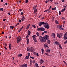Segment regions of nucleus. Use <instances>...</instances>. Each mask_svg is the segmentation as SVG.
Here are the masks:
<instances>
[{"mask_svg": "<svg viewBox=\"0 0 67 67\" xmlns=\"http://www.w3.org/2000/svg\"><path fill=\"white\" fill-rule=\"evenodd\" d=\"M22 56V54L20 53L19 54L18 56V57H21Z\"/></svg>", "mask_w": 67, "mask_h": 67, "instance_id": "nucleus-28", "label": "nucleus"}, {"mask_svg": "<svg viewBox=\"0 0 67 67\" xmlns=\"http://www.w3.org/2000/svg\"><path fill=\"white\" fill-rule=\"evenodd\" d=\"M43 33H47V31H44Z\"/></svg>", "mask_w": 67, "mask_h": 67, "instance_id": "nucleus-59", "label": "nucleus"}, {"mask_svg": "<svg viewBox=\"0 0 67 67\" xmlns=\"http://www.w3.org/2000/svg\"><path fill=\"white\" fill-rule=\"evenodd\" d=\"M33 39L35 42H37V40H36V38H33Z\"/></svg>", "mask_w": 67, "mask_h": 67, "instance_id": "nucleus-26", "label": "nucleus"}, {"mask_svg": "<svg viewBox=\"0 0 67 67\" xmlns=\"http://www.w3.org/2000/svg\"><path fill=\"white\" fill-rule=\"evenodd\" d=\"M49 11V10L48 9L47 10H45L44 12H47V11Z\"/></svg>", "mask_w": 67, "mask_h": 67, "instance_id": "nucleus-36", "label": "nucleus"}, {"mask_svg": "<svg viewBox=\"0 0 67 67\" xmlns=\"http://www.w3.org/2000/svg\"><path fill=\"white\" fill-rule=\"evenodd\" d=\"M58 45H59L60 48H61V49H63V48H62V46H61V45L60 44Z\"/></svg>", "mask_w": 67, "mask_h": 67, "instance_id": "nucleus-23", "label": "nucleus"}, {"mask_svg": "<svg viewBox=\"0 0 67 67\" xmlns=\"http://www.w3.org/2000/svg\"><path fill=\"white\" fill-rule=\"evenodd\" d=\"M51 8H52V6H50L49 8V9H49V10H51Z\"/></svg>", "mask_w": 67, "mask_h": 67, "instance_id": "nucleus-37", "label": "nucleus"}, {"mask_svg": "<svg viewBox=\"0 0 67 67\" xmlns=\"http://www.w3.org/2000/svg\"><path fill=\"white\" fill-rule=\"evenodd\" d=\"M29 51L30 52H34L35 51V49L33 47H31L29 48Z\"/></svg>", "mask_w": 67, "mask_h": 67, "instance_id": "nucleus-7", "label": "nucleus"}, {"mask_svg": "<svg viewBox=\"0 0 67 67\" xmlns=\"http://www.w3.org/2000/svg\"><path fill=\"white\" fill-rule=\"evenodd\" d=\"M49 36H48L47 35H46L44 37H43V38L44 39V40H48V38L49 37Z\"/></svg>", "mask_w": 67, "mask_h": 67, "instance_id": "nucleus-6", "label": "nucleus"}, {"mask_svg": "<svg viewBox=\"0 0 67 67\" xmlns=\"http://www.w3.org/2000/svg\"><path fill=\"white\" fill-rule=\"evenodd\" d=\"M65 10H66V9L64 8L62 9V11H61V12H64V11H65Z\"/></svg>", "mask_w": 67, "mask_h": 67, "instance_id": "nucleus-29", "label": "nucleus"}, {"mask_svg": "<svg viewBox=\"0 0 67 67\" xmlns=\"http://www.w3.org/2000/svg\"><path fill=\"white\" fill-rule=\"evenodd\" d=\"M10 13L9 12V13H8V14L9 15H10Z\"/></svg>", "mask_w": 67, "mask_h": 67, "instance_id": "nucleus-62", "label": "nucleus"}, {"mask_svg": "<svg viewBox=\"0 0 67 67\" xmlns=\"http://www.w3.org/2000/svg\"><path fill=\"white\" fill-rule=\"evenodd\" d=\"M12 26H11L10 27V30H11L12 29Z\"/></svg>", "mask_w": 67, "mask_h": 67, "instance_id": "nucleus-49", "label": "nucleus"}, {"mask_svg": "<svg viewBox=\"0 0 67 67\" xmlns=\"http://www.w3.org/2000/svg\"><path fill=\"white\" fill-rule=\"evenodd\" d=\"M17 42L18 43H19L21 40V37H18L16 38Z\"/></svg>", "mask_w": 67, "mask_h": 67, "instance_id": "nucleus-4", "label": "nucleus"}, {"mask_svg": "<svg viewBox=\"0 0 67 67\" xmlns=\"http://www.w3.org/2000/svg\"><path fill=\"white\" fill-rule=\"evenodd\" d=\"M4 48H5V49H6V50H7V48L6 47H5Z\"/></svg>", "mask_w": 67, "mask_h": 67, "instance_id": "nucleus-53", "label": "nucleus"}, {"mask_svg": "<svg viewBox=\"0 0 67 67\" xmlns=\"http://www.w3.org/2000/svg\"><path fill=\"white\" fill-rule=\"evenodd\" d=\"M52 10H56V7H55L54 8H53L52 9Z\"/></svg>", "mask_w": 67, "mask_h": 67, "instance_id": "nucleus-25", "label": "nucleus"}, {"mask_svg": "<svg viewBox=\"0 0 67 67\" xmlns=\"http://www.w3.org/2000/svg\"><path fill=\"white\" fill-rule=\"evenodd\" d=\"M46 52H47V53H50L51 51L49 49H47L46 50Z\"/></svg>", "mask_w": 67, "mask_h": 67, "instance_id": "nucleus-12", "label": "nucleus"}, {"mask_svg": "<svg viewBox=\"0 0 67 67\" xmlns=\"http://www.w3.org/2000/svg\"><path fill=\"white\" fill-rule=\"evenodd\" d=\"M55 44L58 45H59L60 44V43H59V42H57V41H56L55 42Z\"/></svg>", "mask_w": 67, "mask_h": 67, "instance_id": "nucleus-17", "label": "nucleus"}, {"mask_svg": "<svg viewBox=\"0 0 67 67\" xmlns=\"http://www.w3.org/2000/svg\"><path fill=\"white\" fill-rule=\"evenodd\" d=\"M48 13H51V11H50L49 10H48Z\"/></svg>", "mask_w": 67, "mask_h": 67, "instance_id": "nucleus-51", "label": "nucleus"}, {"mask_svg": "<svg viewBox=\"0 0 67 67\" xmlns=\"http://www.w3.org/2000/svg\"><path fill=\"white\" fill-rule=\"evenodd\" d=\"M14 26H12V30H13V28H14Z\"/></svg>", "mask_w": 67, "mask_h": 67, "instance_id": "nucleus-56", "label": "nucleus"}, {"mask_svg": "<svg viewBox=\"0 0 67 67\" xmlns=\"http://www.w3.org/2000/svg\"><path fill=\"white\" fill-rule=\"evenodd\" d=\"M57 37H59V38H60L61 36H60L59 35V34H57Z\"/></svg>", "mask_w": 67, "mask_h": 67, "instance_id": "nucleus-14", "label": "nucleus"}, {"mask_svg": "<svg viewBox=\"0 0 67 67\" xmlns=\"http://www.w3.org/2000/svg\"><path fill=\"white\" fill-rule=\"evenodd\" d=\"M19 21L20 22V23H21V22H22L21 21V20L20 19H19Z\"/></svg>", "mask_w": 67, "mask_h": 67, "instance_id": "nucleus-43", "label": "nucleus"}, {"mask_svg": "<svg viewBox=\"0 0 67 67\" xmlns=\"http://www.w3.org/2000/svg\"><path fill=\"white\" fill-rule=\"evenodd\" d=\"M48 2H49V1L46 0V3H47Z\"/></svg>", "mask_w": 67, "mask_h": 67, "instance_id": "nucleus-39", "label": "nucleus"}, {"mask_svg": "<svg viewBox=\"0 0 67 67\" xmlns=\"http://www.w3.org/2000/svg\"><path fill=\"white\" fill-rule=\"evenodd\" d=\"M44 46L45 47H47V48H49V47H48V46H47V45H46V44H44Z\"/></svg>", "mask_w": 67, "mask_h": 67, "instance_id": "nucleus-18", "label": "nucleus"}, {"mask_svg": "<svg viewBox=\"0 0 67 67\" xmlns=\"http://www.w3.org/2000/svg\"><path fill=\"white\" fill-rule=\"evenodd\" d=\"M62 2H65V0H61Z\"/></svg>", "mask_w": 67, "mask_h": 67, "instance_id": "nucleus-48", "label": "nucleus"}, {"mask_svg": "<svg viewBox=\"0 0 67 67\" xmlns=\"http://www.w3.org/2000/svg\"><path fill=\"white\" fill-rule=\"evenodd\" d=\"M26 39L27 40V44H29V39H28V38H27Z\"/></svg>", "mask_w": 67, "mask_h": 67, "instance_id": "nucleus-13", "label": "nucleus"}, {"mask_svg": "<svg viewBox=\"0 0 67 67\" xmlns=\"http://www.w3.org/2000/svg\"><path fill=\"white\" fill-rule=\"evenodd\" d=\"M37 31L40 32V31H45V28L43 27L38 28Z\"/></svg>", "mask_w": 67, "mask_h": 67, "instance_id": "nucleus-5", "label": "nucleus"}, {"mask_svg": "<svg viewBox=\"0 0 67 67\" xmlns=\"http://www.w3.org/2000/svg\"><path fill=\"white\" fill-rule=\"evenodd\" d=\"M0 10L3 11V8H0Z\"/></svg>", "mask_w": 67, "mask_h": 67, "instance_id": "nucleus-31", "label": "nucleus"}, {"mask_svg": "<svg viewBox=\"0 0 67 67\" xmlns=\"http://www.w3.org/2000/svg\"><path fill=\"white\" fill-rule=\"evenodd\" d=\"M39 36L40 40L41 42H44V43H45V42H46V40L44 39L43 38V37H42L41 36Z\"/></svg>", "mask_w": 67, "mask_h": 67, "instance_id": "nucleus-2", "label": "nucleus"}, {"mask_svg": "<svg viewBox=\"0 0 67 67\" xmlns=\"http://www.w3.org/2000/svg\"><path fill=\"white\" fill-rule=\"evenodd\" d=\"M38 24L40 26L42 25H44V27L46 28V29H48L49 28V25L47 23H44L43 22H40V23Z\"/></svg>", "mask_w": 67, "mask_h": 67, "instance_id": "nucleus-1", "label": "nucleus"}, {"mask_svg": "<svg viewBox=\"0 0 67 67\" xmlns=\"http://www.w3.org/2000/svg\"><path fill=\"white\" fill-rule=\"evenodd\" d=\"M62 18L63 20H64V19H65V18L64 17H62Z\"/></svg>", "mask_w": 67, "mask_h": 67, "instance_id": "nucleus-52", "label": "nucleus"}, {"mask_svg": "<svg viewBox=\"0 0 67 67\" xmlns=\"http://www.w3.org/2000/svg\"><path fill=\"white\" fill-rule=\"evenodd\" d=\"M19 11H21L22 10V9H19Z\"/></svg>", "mask_w": 67, "mask_h": 67, "instance_id": "nucleus-50", "label": "nucleus"}, {"mask_svg": "<svg viewBox=\"0 0 67 67\" xmlns=\"http://www.w3.org/2000/svg\"><path fill=\"white\" fill-rule=\"evenodd\" d=\"M67 7V5H64L63 6V7H64V8H66Z\"/></svg>", "mask_w": 67, "mask_h": 67, "instance_id": "nucleus-33", "label": "nucleus"}, {"mask_svg": "<svg viewBox=\"0 0 67 67\" xmlns=\"http://www.w3.org/2000/svg\"><path fill=\"white\" fill-rule=\"evenodd\" d=\"M32 26L34 27V28H36V26L34 25H32Z\"/></svg>", "mask_w": 67, "mask_h": 67, "instance_id": "nucleus-27", "label": "nucleus"}, {"mask_svg": "<svg viewBox=\"0 0 67 67\" xmlns=\"http://www.w3.org/2000/svg\"><path fill=\"white\" fill-rule=\"evenodd\" d=\"M21 15H23V12L21 13Z\"/></svg>", "mask_w": 67, "mask_h": 67, "instance_id": "nucleus-45", "label": "nucleus"}, {"mask_svg": "<svg viewBox=\"0 0 67 67\" xmlns=\"http://www.w3.org/2000/svg\"><path fill=\"white\" fill-rule=\"evenodd\" d=\"M55 23L57 24H58L59 23H58V21H57V20H56L55 21Z\"/></svg>", "mask_w": 67, "mask_h": 67, "instance_id": "nucleus-30", "label": "nucleus"}, {"mask_svg": "<svg viewBox=\"0 0 67 67\" xmlns=\"http://www.w3.org/2000/svg\"><path fill=\"white\" fill-rule=\"evenodd\" d=\"M37 56H39V55H38V53H37Z\"/></svg>", "mask_w": 67, "mask_h": 67, "instance_id": "nucleus-57", "label": "nucleus"}, {"mask_svg": "<svg viewBox=\"0 0 67 67\" xmlns=\"http://www.w3.org/2000/svg\"><path fill=\"white\" fill-rule=\"evenodd\" d=\"M25 19V17H24V16H23L22 17L21 19V21H24Z\"/></svg>", "mask_w": 67, "mask_h": 67, "instance_id": "nucleus-11", "label": "nucleus"}, {"mask_svg": "<svg viewBox=\"0 0 67 67\" xmlns=\"http://www.w3.org/2000/svg\"><path fill=\"white\" fill-rule=\"evenodd\" d=\"M30 58H32V59H34V57H32L31 56L30 57Z\"/></svg>", "mask_w": 67, "mask_h": 67, "instance_id": "nucleus-42", "label": "nucleus"}, {"mask_svg": "<svg viewBox=\"0 0 67 67\" xmlns=\"http://www.w3.org/2000/svg\"><path fill=\"white\" fill-rule=\"evenodd\" d=\"M30 53H28V55L27 56H26L25 58V59H29V58L30 57Z\"/></svg>", "mask_w": 67, "mask_h": 67, "instance_id": "nucleus-8", "label": "nucleus"}, {"mask_svg": "<svg viewBox=\"0 0 67 67\" xmlns=\"http://www.w3.org/2000/svg\"><path fill=\"white\" fill-rule=\"evenodd\" d=\"M36 34H37V36H39L40 35V34H39V33H38V32H37L36 33Z\"/></svg>", "mask_w": 67, "mask_h": 67, "instance_id": "nucleus-34", "label": "nucleus"}, {"mask_svg": "<svg viewBox=\"0 0 67 67\" xmlns=\"http://www.w3.org/2000/svg\"><path fill=\"white\" fill-rule=\"evenodd\" d=\"M27 51L29 52V51H30V49H29V48H27Z\"/></svg>", "mask_w": 67, "mask_h": 67, "instance_id": "nucleus-35", "label": "nucleus"}, {"mask_svg": "<svg viewBox=\"0 0 67 67\" xmlns=\"http://www.w3.org/2000/svg\"><path fill=\"white\" fill-rule=\"evenodd\" d=\"M52 36H53V38L55 37V33H53L52 35Z\"/></svg>", "mask_w": 67, "mask_h": 67, "instance_id": "nucleus-15", "label": "nucleus"}, {"mask_svg": "<svg viewBox=\"0 0 67 67\" xmlns=\"http://www.w3.org/2000/svg\"><path fill=\"white\" fill-rule=\"evenodd\" d=\"M5 20H6V19H4L3 20V21H5Z\"/></svg>", "mask_w": 67, "mask_h": 67, "instance_id": "nucleus-61", "label": "nucleus"}, {"mask_svg": "<svg viewBox=\"0 0 67 67\" xmlns=\"http://www.w3.org/2000/svg\"><path fill=\"white\" fill-rule=\"evenodd\" d=\"M67 40H66V41H65V42H64V43L65 44H67Z\"/></svg>", "mask_w": 67, "mask_h": 67, "instance_id": "nucleus-41", "label": "nucleus"}, {"mask_svg": "<svg viewBox=\"0 0 67 67\" xmlns=\"http://www.w3.org/2000/svg\"><path fill=\"white\" fill-rule=\"evenodd\" d=\"M40 63L41 64H43L44 63V61L42 59H41Z\"/></svg>", "mask_w": 67, "mask_h": 67, "instance_id": "nucleus-16", "label": "nucleus"}, {"mask_svg": "<svg viewBox=\"0 0 67 67\" xmlns=\"http://www.w3.org/2000/svg\"><path fill=\"white\" fill-rule=\"evenodd\" d=\"M21 30H20V29L18 31V32H21Z\"/></svg>", "mask_w": 67, "mask_h": 67, "instance_id": "nucleus-47", "label": "nucleus"}, {"mask_svg": "<svg viewBox=\"0 0 67 67\" xmlns=\"http://www.w3.org/2000/svg\"><path fill=\"white\" fill-rule=\"evenodd\" d=\"M55 4H58V3H55Z\"/></svg>", "mask_w": 67, "mask_h": 67, "instance_id": "nucleus-58", "label": "nucleus"}, {"mask_svg": "<svg viewBox=\"0 0 67 67\" xmlns=\"http://www.w3.org/2000/svg\"><path fill=\"white\" fill-rule=\"evenodd\" d=\"M29 35H27L26 36V38H27V37H29Z\"/></svg>", "mask_w": 67, "mask_h": 67, "instance_id": "nucleus-46", "label": "nucleus"}, {"mask_svg": "<svg viewBox=\"0 0 67 67\" xmlns=\"http://www.w3.org/2000/svg\"><path fill=\"white\" fill-rule=\"evenodd\" d=\"M36 67H39L38 66V65L37 64V63H36Z\"/></svg>", "mask_w": 67, "mask_h": 67, "instance_id": "nucleus-32", "label": "nucleus"}, {"mask_svg": "<svg viewBox=\"0 0 67 67\" xmlns=\"http://www.w3.org/2000/svg\"><path fill=\"white\" fill-rule=\"evenodd\" d=\"M9 48L10 49H11V44L9 43Z\"/></svg>", "mask_w": 67, "mask_h": 67, "instance_id": "nucleus-19", "label": "nucleus"}, {"mask_svg": "<svg viewBox=\"0 0 67 67\" xmlns=\"http://www.w3.org/2000/svg\"><path fill=\"white\" fill-rule=\"evenodd\" d=\"M30 25H30V24H29L27 26L26 28V29H28V28H29V27H30Z\"/></svg>", "mask_w": 67, "mask_h": 67, "instance_id": "nucleus-20", "label": "nucleus"}, {"mask_svg": "<svg viewBox=\"0 0 67 67\" xmlns=\"http://www.w3.org/2000/svg\"><path fill=\"white\" fill-rule=\"evenodd\" d=\"M64 40H66V38L65 37H64Z\"/></svg>", "mask_w": 67, "mask_h": 67, "instance_id": "nucleus-64", "label": "nucleus"}, {"mask_svg": "<svg viewBox=\"0 0 67 67\" xmlns=\"http://www.w3.org/2000/svg\"><path fill=\"white\" fill-rule=\"evenodd\" d=\"M59 15H60L61 14V12L59 11Z\"/></svg>", "mask_w": 67, "mask_h": 67, "instance_id": "nucleus-38", "label": "nucleus"}, {"mask_svg": "<svg viewBox=\"0 0 67 67\" xmlns=\"http://www.w3.org/2000/svg\"><path fill=\"white\" fill-rule=\"evenodd\" d=\"M20 67H27V65L26 64H23L22 65L20 66Z\"/></svg>", "mask_w": 67, "mask_h": 67, "instance_id": "nucleus-9", "label": "nucleus"}, {"mask_svg": "<svg viewBox=\"0 0 67 67\" xmlns=\"http://www.w3.org/2000/svg\"><path fill=\"white\" fill-rule=\"evenodd\" d=\"M47 43L48 44H49L50 43H51V41L49 40H48Z\"/></svg>", "mask_w": 67, "mask_h": 67, "instance_id": "nucleus-24", "label": "nucleus"}, {"mask_svg": "<svg viewBox=\"0 0 67 67\" xmlns=\"http://www.w3.org/2000/svg\"><path fill=\"white\" fill-rule=\"evenodd\" d=\"M60 36H61V37H62V35H63V34H62V33H60Z\"/></svg>", "mask_w": 67, "mask_h": 67, "instance_id": "nucleus-40", "label": "nucleus"}, {"mask_svg": "<svg viewBox=\"0 0 67 67\" xmlns=\"http://www.w3.org/2000/svg\"><path fill=\"white\" fill-rule=\"evenodd\" d=\"M44 17H42V20H43L44 19Z\"/></svg>", "mask_w": 67, "mask_h": 67, "instance_id": "nucleus-54", "label": "nucleus"}, {"mask_svg": "<svg viewBox=\"0 0 67 67\" xmlns=\"http://www.w3.org/2000/svg\"><path fill=\"white\" fill-rule=\"evenodd\" d=\"M28 0H26L25 1V2L26 3H27L28 2Z\"/></svg>", "mask_w": 67, "mask_h": 67, "instance_id": "nucleus-44", "label": "nucleus"}, {"mask_svg": "<svg viewBox=\"0 0 67 67\" xmlns=\"http://www.w3.org/2000/svg\"><path fill=\"white\" fill-rule=\"evenodd\" d=\"M63 23H64V24H65V21H63Z\"/></svg>", "mask_w": 67, "mask_h": 67, "instance_id": "nucleus-63", "label": "nucleus"}, {"mask_svg": "<svg viewBox=\"0 0 67 67\" xmlns=\"http://www.w3.org/2000/svg\"><path fill=\"white\" fill-rule=\"evenodd\" d=\"M37 37V36H36V35H33L32 36V37L33 38H35V37Z\"/></svg>", "mask_w": 67, "mask_h": 67, "instance_id": "nucleus-22", "label": "nucleus"}, {"mask_svg": "<svg viewBox=\"0 0 67 67\" xmlns=\"http://www.w3.org/2000/svg\"><path fill=\"white\" fill-rule=\"evenodd\" d=\"M37 7V5H35L34 6V14H35V13L37 12V9H36V8Z\"/></svg>", "mask_w": 67, "mask_h": 67, "instance_id": "nucleus-3", "label": "nucleus"}, {"mask_svg": "<svg viewBox=\"0 0 67 67\" xmlns=\"http://www.w3.org/2000/svg\"><path fill=\"white\" fill-rule=\"evenodd\" d=\"M41 50H42V51H44V49H41Z\"/></svg>", "mask_w": 67, "mask_h": 67, "instance_id": "nucleus-55", "label": "nucleus"}, {"mask_svg": "<svg viewBox=\"0 0 67 67\" xmlns=\"http://www.w3.org/2000/svg\"><path fill=\"white\" fill-rule=\"evenodd\" d=\"M58 27L60 30H64V29L63 28V27H62V25L60 26L59 25L58 26Z\"/></svg>", "mask_w": 67, "mask_h": 67, "instance_id": "nucleus-10", "label": "nucleus"}, {"mask_svg": "<svg viewBox=\"0 0 67 67\" xmlns=\"http://www.w3.org/2000/svg\"><path fill=\"white\" fill-rule=\"evenodd\" d=\"M28 33L29 35H30V34H31V31L29 30Z\"/></svg>", "mask_w": 67, "mask_h": 67, "instance_id": "nucleus-21", "label": "nucleus"}, {"mask_svg": "<svg viewBox=\"0 0 67 67\" xmlns=\"http://www.w3.org/2000/svg\"><path fill=\"white\" fill-rule=\"evenodd\" d=\"M42 54H44V51H42Z\"/></svg>", "mask_w": 67, "mask_h": 67, "instance_id": "nucleus-60", "label": "nucleus"}]
</instances>
